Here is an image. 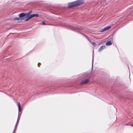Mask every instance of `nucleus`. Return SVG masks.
Here are the masks:
<instances>
[{
  "label": "nucleus",
  "mask_w": 133,
  "mask_h": 133,
  "mask_svg": "<svg viewBox=\"0 0 133 133\" xmlns=\"http://www.w3.org/2000/svg\"><path fill=\"white\" fill-rule=\"evenodd\" d=\"M112 43L110 41H108L106 43V45H111Z\"/></svg>",
  "instance_id": "nucleus-7"
},
{
  "label": "nucleus",
  "mask_w": 133,
  "mask_h": 133,
  "mask_svg": "<svg viewBox=\"0 0 133 133\" xmlns=\"http://www.w3.org/2000/svg\"><path fill=\"white\" fill-rule=\"evenodd\" d=\"M104 30L103 29V30H101L100 32H104Z\"/></svg>",
  "instance_id": "nucleus-20"
},
{
  "label": "nucleus",
  "mask_w": 133,
  "mask_h": 133,
  "mask_svg": "<svg viewBox=\"0 0 133 133\" xmlns=\"http://www.w3.org/2000/svg\"><path fill=\"white\" fill-rule=\"evenodd\" d=\"M32 10H30L28 12L30 14H30L32 12Z\"/></svg>",
  "instance_id": "nucleus-16"
},
{
  "label": "nucleus",
  "mask_w": 133,
  "mask_h": 133,
  "mask_svg": "<svg viewBox=\"0 0 133 133\" xmlns=\"http://www.w3.org/2000/svg\"><path fill=\"white\" fill-rule=\"evenodd\" d=\"M17 127H16V128L15 127V129H14V130L13 131V133H14V132L16 131V129H17Z\"/></svg>",
  "instance_id": "nucleus-18"
},
{
  "label": "nucleus",
  "mask_w": 133,
  "mask_h": 133,
  "mask_svg": "<svg viewBox=\"0 0 133 133\" xmlns=\"http://www.w3.org/2000/svg\"><path fill=\"white\" fill-rule=\"evenodd\" d=\"M39 64H41V63H38V66H39Z\"/></svg>",
  "instance_id": "nucleus-23"
},
{
  "label": "nucleus",
  "mask_w": 133,
  "mask_h": 133,
  "mask_svg": "<svg viewBox=\"0 0 133 133\" xmlns=\"http://www.w3.org/2000/svg\"><path fill=\"white\" fill-rule=\"evenodd\" d=\"M88 40L91 43V42H92V41H91V39H89V38H87Z\"/></svg>",
  "instance_id": "nucleus-17"
},
{
  "label": "nucleus",
  "mask_w": 133,
  "mask_h": 133,
  "mask_svg": "<svg viewBox=\"0 0 133 133\" xmlns=\"http://www.w3.org/2000/svg\"><path fill=\"white\" fill-rule=\"evenodd\" d=\"M84 3V0H77L72 2L68 3V8H71L72 7L79 6Z\"/></svg>",
  "instance_id": "nucleus-1"
},
{
  "label": "nucleus",
  "mask_w": 133,
  "mask_h": 133,
  "mask_svg": "<svg viewBox=\"0 0 133 133\" xmlns=\"http://www.w3.org/2000/svg\"><path fill=\"white\" fill-rule=\"evenodd\" d=\"M26 17L27 18L25 20V21H27L28 20H29L31 18H30V17Z\"/></svg>",
  "instance_id": "nucleus-11"
},
{
  "label": "nucleus",
  "mask_w": 133,
  "mask_h": 133,
  "mask_svg": "<svg viewBox=\"0 0 133 133\" xmlns=\"http://www.w3.org/2000/svg\"><path fill=\"white\" fill-rule=\"evenodd\" d=\"M19 16L20 18V20H22L24 19L26 16L25 13H21L19 14Z\"/></svg>",
  "instance_id": "nucleus-2"
},
{
  "label": "nucleus",
  "mask_w": 133,
  "mask_h": 133,
  "mask_svg": "<svg viewBox=\"0 0 133 133\" xmlns=\"http://www.w3.org/2000/svg\"><path fill=\"white\" fill-rule=\"evenodd\" d=\"M91 43H92V45L94 46L96 44L95 43V42H92H92H91Z\"/></svg>",
  "instance_id": "nucleus-15"
},
{
  "label": "nucleus",
  "mask_w": 133,
  "mask_h": 133,
  "mask_svg": "<svg viewBox=\"0 0 133 133\" xmlns=\"http://www.w3.org/2000/svg\"><path fill=\"white\" fill-rule=\"evenodd\" d=\"M125 125H131L132 126V125L130 123H128L127 124H125Z\"/></svg>",
  "instance_id": "nucleus-13"
},
{
  "label": "nucleus",
  "mask_w": 133,
  "mask_h": 133,
  "mask_svg": "<svg viewBox=\"0 0 133 133\" xmlns=\"http://www.w3.org/2000/svg\"><path fill=\"white\" fill-rule=\"evenodd\" d=\"M75 28L76 30H82L83 29L81 27H76Z\"/></svg>",
  "instance_id": "nucleus-10"
},
{
  "label": "nucleus",
  "mask_w": 133,
  "mask_h": 133,
  "mask_svg": "<svg viewBox=\"0 0 133 133\" xmlns=\"http://www.w3.org/2000/svg\"><path fill=\"white\" fill-rule=\"evenodd\" d=\"M103 29L104 30V31L107 30L105 28H104V29Z\"/></svg>",
  "instance_id": "nucleus-21"
},
{
  "label": "nucleus",
  "mask_w": 133,
  "mask_h": 133,
  "mask_svg": "<svg viewBox=\"0 0 133 133\" xmlns=\"http://www.w3.org/2000/svg\"><path fill=\"white\" fill-rule=\"evenodd\" d=\"M105 48V46H104L102 45L101 46V47L99 48V49L98 51L99 52H101L103 49H104Z\"/></svg>",
  "instance_id": "nucleus-5"
},
{
  "label": "nucleus",
  "mask_w": 133,
  "mask_h": 133,
  "mask_svg": "<svg viewBox=\"0 0 133 133\" xmlns=\"http://www.w3.org/2000/svg\"><path fill=\"white\" fill-rule=\"evenodd\" d=\"M94 53V51H93V53Z\"/></svg>",
  "instance_id": "nucleus-25"
},
{
  "label": "nucleus",
  "mask_w": 133,
  "mask_h": 133,
  "mask_svg": "<svg viewBox=\"0 0 133 133\" xmlns=\"http://www.w3.org/2000/svg\"><path fill=\"white\" fill-rule=\"evenodd\" d=\"M93 58H92V66H93Z\"/></svg>",
  "instance_id": "nucleus-22"
},
{
  "label": "nucleus",
  "mask_w": 133,
  "mask_h": 133,
  "mask_svg": "<svg viewBox=\"0 0 133 133\" xmlns=\"http://www.w3.org/2000/svg\"><path fill=\"white\" fill-rule=\"evenodd\" d=\"M38 16H39L38 15V14H37L31 15L30 16V18H32L34 17H38Z\"/></svg>",
  "instance_id": "nucleus-4"
},
{
  "label": "nucleus",
  "mask_w": 133,
  "mask_h": 133,
  "mask_svg": "<svg viewBox=\"0 0 133 133\" xmlns=\"http://www.w3.org/2000/svg\"><path fill=\"white\" fill-rule=\"evenodd\" d=\"M18 115L19 114V112L21 111V107L20 105V103L19 102L18 103Z\"/></svg>",
  "instance_id": "nucleus-6"
},
{
  "label": "nucleus",
  "mask_w": 133,
  "mask_h": 133,
  "mask_svg": "<svg viewBox=\"0 0 133 133\" xmlns=\"http://www.w3.org/2000/svg\"><path fill=\"white\" fill-rule=\"evenodd\" d=\"M14 20H20V18H15L14 19Z\"/></svg>",
  "instance_id": "nucleus-14"
},
{
  "label": "nucleus",
  "mask_w": 133,
  "mask_h": 133,
  "mask_svg": "<svg viewBox=\"0 0 133 133\" xmlns=\"http://www.w3.org/2000/svg\"><path fill=\"white\" fill-rule=\"evenodd\" d=\"M25 16H26V17H30V15H30L28 12L26 13H25Z\"/></svg>",
  "instance_id": "nucleus-8"
},
{
  "label": "nucleus",
  "mask_w": 133,
  "mask_h": 133,
  "mask_svg": "<svg viewBox=\"0 0 133 133\" xmlns=\"http://www.w3.org/2000/svg\"><path fill=\"white\" fill-rule=\"evenodd\" d=\"M89 80V79H85L84 80L82 81L81 84H86L87 83Z\"/></svg>",
  "instance_id": "nucleus-3"
},
{
  "label": "nucleus",
  "mask_w": 133,
  "mask_h": 133,
  "mask_svg": "<svg viewBox=\"0 0 133 133\" xmlns=\"http://www.w3.org/2000/svg\"><path fill=\"white\" fill-rule=\"evenodd\" d=\"M82 34L83 35H84V36L85 35H84V34Z\"/></svg>",
  "instance_id": "nucleus-24"
},
{
  "label": "nucleus",
  "mask_w": 133,
  "mask_h": 133,
  "mask_svg": "<svg viewBox=\"0 0 133 133\" xmlns=\"http://www.w3.org/2000/svg\"><path fill=\"white\" fill-rule=\"evenodd\" d=\"M19 122V120H18V119H17V121L16 122V124H15V127L16 128V127H17V125H18Z\"/></svg>",
  "instance_id": "nucleus-9"
},
{
  "label": "nucleus",
  "mask_w": 133,
  "mask_h": 133,
  "mask_svg": "<svg viewBox=\"0 0 133 133\" xmlns=\"http://www.w3.org/2000/svg\"><path fill=\"white\" fill-rule=\"evenodd\" d=\"M111 28V26H108L105 27L107 30H108L110 28Z\"/></svg>",
  "instance_id": "nucleus-12"
},
{
  "label": "nucleus",
  "mask_w": 133,
  "mask_h": 133,
  "mask_svg": "<svg viewBox=\"0 0 133 133\" xmlns=\"http://www.w3.org/2000/svg\"><path fill=\"white\" fill-rule=\"evenodd\" d=\"M42 23H43V25H45L46 24L45 23V22L44 21H42Z\"/></svg>",
  "instance_id": "nucleus-19"
}]
</instances>
